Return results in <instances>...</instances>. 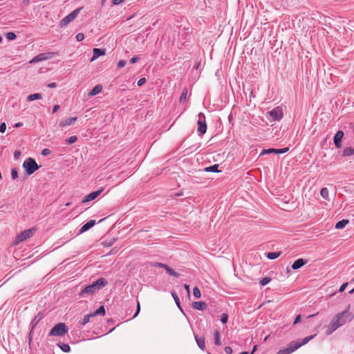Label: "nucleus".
<instances>
[{
	"label": "nucleus",
	"instance_id": "6e6d98bb",
	"mask_svg": "<svg viewBox=\"0 0 354 354\" xmlns=\"http://www.w3.org/2000/svg\"><path fill=\"white\" fill-rule=\"evenodd\" d=\"M56 84L55 82H52V83H50L48 84V86L50 87V88H55L56 87Z\"/></svg>",
	"mask_w": 354,
	"mask_h": 354
},
{
	"label": "nucleus",
	"instance_id": "052dcab7",
	"mask_svg": "<svg viewBox=\"0 0 354 354\" xmlns=\"http://www.w3.org/2000/svg\"><path fill=\"white\" fill-rule=\"evenodd\" d=\"M256 349H257V346H254L252 349V351L251 352V354H253L254 353V351H256Z\"/></svg>",
	"mask_w": 354,
	"mask_h": 354
},
{
	"label": "nucleus",
	"instance_id": "603ef678",
	"mask_svg": "<svg viewBox=\"0 0 354 354\" xmlns=\"http://www.w3.org/2000/svg\"><path fill=\"white\" fill-rule=\"evenodd\" d=\"M21 156V152L19 151H15L14 153V156L16 159H18Z\"/></svg>",
	"mask_w": 354,
	"mask_h": 354
},
{
	"label": "nucleus",
	"instance_id": "3c124183",
	"mask_svg": "<svg viewBox=\"0 0 354 354\" xmlns=\"http://www.w3.org/2000/svg\"><path fill=\"white\" fill-rule=\"evenodd\" d=\"M156 266L157 267H159V268H165V270H166V268L168 266H167V265H165V264H164V263H157L156 264Z\"/></svg>",
	"mask_w": 354,
	"mask_h": 354
},
{
	"label": "nucleus",
	"instance_id": "a18cd8bd",
	"mask_svg": "<svg viewBox=\"0 0 354 354\" xmlns=\"http://www.w3.org/2000/svg\"><path fill=\"white\" fill-rule=\"evenodd\" d=\"M125 64H126V61L120 60L118 63V67H119V68L124 67L125 66Z\"/></svg>",
	"mask_w": 354,
	"mask_h": 354
},
{
	"label": "nucleus",
	"instance_id": "423d86ee",
	"mask_svg": "<svg viewBox=\"0 0 354 354\" xmlns=\"http://www.w3.org/2000/svg\"><path fill=\"white\" fill-rule=\"evenodd\" d=\"M82 8H79L73 10L71 13L68 15L66 17L63 18L61 21L59 22V26L63 28L66 26L69 23H71L72 21H73L77 16V15L80 13Z\"/></svg>",
	"mask_w": 354,
	"mask_h": 354
},
{
	"label": "nucleus",
	"instance_id": "39448f33",
	"mask_svg": "<svg viewBox=\"0 0 354 354\" xmlns=\"http://www.w3.org/2000/svg\"><path fill=\"white\" fill-rule=\"evenodd\" d=\"M68 332V328L64 323L56 324L50 331V336H62Z\"/></svg>",
	"mask_w": 354,
	"mask_h": 354
},
{
	"label": "nucleus",
	"instance_id": "f8f14e48",
	"mask_svg": "<svg viewBox=\"0 0 354 354\" xmlns=\"http://www.w3.org/2000/svg\"><path fill=\"white\" fill-rule=\"evenodd\" d=\"M344 136V132L342 131H338L334 137V143L337 148H340L341 142Z\"/></svg>",
	"mask_w": 354,
	"mask_h": 354
},
{
	"label": "nucleus",
	"instance_id": "f257e3e1",
	"mask_svg": "<svg viewBox=\"0 0 354 354\" xmlns=\"http://www.w3.org/2000/svg\"><path fill=\"white\" fill-rule=\"evenodd\" d=\"M350 304L348 305L347 308L342 313L336 314L332 319L330 323L326 326V334L329 335L332 334L338 328L344 325L346 323L351 322L353 315L349 313Z\"/></svg>",
	"mask_w": 354,
	"mask_h": 354
},
{
	"label": "nucleus",
	"instance_id": "ea45409f",
	"mask_svg": "<svg viewBox=\"0 0 354 354\" xmlns=\"http://www.w3.org/2000/svg\"><path fill=\"white\" fill-rule=\"evenodd\" d=\"M84 39V35L83 33H78L77 35H76V39L78 41H82L83 39Z\"/></svg>",
	"mask_w": 354,
	"mask_h": 354
},
{
	"label": "nucleus",
	"instance_id": "9d476101",
	"mask_svg": "<svg viewBox=\"0 0 354 354\" xmlns=\"http://www.w3.org/2000/svg\"><path fill=\"white\" fill-rule=\"evenodd\" d=\"M103 191V189H101L100 190H97L96 192H93L90 193L89 194L86 195L84 198L82 200V203H86L91 201H93Z\"/></svg>",
	"mask_w": 354,
	"mask_h": 354
},
{
	"label": "nucleus",
	"instance_id": "7c9ffc66",
	"mask_svg": "<svg viewBox=\"0 0 354 354\" xmlns=\"http://www.w3.org/2000/svg\"><path fill=\"white\" fill-rule=\"evenodd\" d=\"M205 171H209V172H217V171H218V165H214L213 166L207 167V168H205Z\"/></svg>",
	"mask_w": 354,
	"mask_h": 354
},
{
	"label": "nucleus",
	"instance_id": "dca6fc26",
	"mask_svg": "<svg viewBox=\"0 0 354 354\" xmlns=\"http://www.w3.org/2000/svg\"><path fill=\"white\" fill-rule=\"evenodd\" d=\"M306 263H307V261H306L303 259H298L292 265V268L293 270H297V269L301 268L302 266H304Z\"/></svg>",
	"mask_w": 354,
	"mask_h": 354
},
{
	"label": "nucleus",
	"instance_id": "79ce46f5",
	"mask_svg": "<svg viewBox=\"0 0 354 354\" xmlns=\"http://www.w3.org/2000/svg\"><path fill=\"white\" fill-rule=\"evenodd\" d=\"M6 129V124L5 122H3L0 124V132L4 133Z\"/></svg>",
	"mask_w": 354,
	"mask_h": 354
},
{
	"label": "nucleus",
	"instance_id": "2f4dec72",
	"mask_svg": "<svg viewBox=\"0 0 354 354\" xmlns=\"http://www.w3.org/2000/svg\"><path fill=\"white\" fill-rule=\"evenodd\" d=\"M6 37L8 40H14L17 36L15 32H9L6 34Z\"/></svg>",
	"mask_w": 354,
	"mask_h": 354
},
{
	"label": "nucleus",
	"instance_id": "1a4fd4ad",
	"mask_svg": "<svg viewBox=\"0 0 354 354\" xmlns=\"http://www.w3.org/2000/svg\"><path fill=\"white\" fill-rule=\"evenodd\" d=\"M53 55H54L53 53H47L39 54L38 55L35 56L34 58H32L30 61V64H35V63H37V62H41V61H44V60L48 59L50 57H52L53 56Z\"/></svg>",
	"mask_w": 354,
	"mask_h": 354
},
{
	"label": "nucleus",
	"instance_id": "c756f323",
	"mask_svg": "<svg viewBox=\"0 0 354 354\" xmlns=\"http://www.w3.org/2000/svg\"><path fill=\"white\" fill-rule=\"evenodd\" d=\"M94 317L93 313H91V314H88V315H86V316H84V317L83 318L81 324L82 325H85L86 324H87L89 321H90V318L91 317Z\"/></svg>",
	"mask_w": 354,
	"mask_h": 354
},
{
	"label": "nucleus",
	"instance_id": "e433bc0d",
	"mask_svg": "<svg viewBox=\"0 0 354 354\" xmlns=\"http://www.w3.org/2000/svg\"><path fill=\"white\" fill-rule=\"evenodd\" d=\"M11 176H12V179H14V180L18 178V173H17V171L16 170V169H15V168L12 169Z\"/></svg>",
	"mask_w": 354,
	"mask_h": 354
},
{
	"label": "nucleus",
	"instance_id": "09e8293b",
	"mask_svg": "<svg viewBox=\"0 0 354 354\" xmlns=\"http://www.w3.org/2000/svg\"><path fill=\"white\" fill-rule=\"evenodd\" d=\"M346 286H347V283H343L341 286V287L339 288V292H343L345 290Z\"/></svg>",
	"mask_w": 354,
	"mask_h": 354
},
{
	"label": "nucleus",
	"instance_id": "58836bf2",
	"mask_svg": "<svg viewBox=\"0 0 354 354\" xmlns=\"http://www.w3.org/2000/svg\"><path fill=\"white\" fill-rule=\"evenodd\" d=\"M172 296L176 301V305L180 307V301L177 295L175 292H172Z\"/></svg>",
	"mask_w": 354,
	"mask_h": 354
},
{
	"label": "nucleus",
	"instance_id": "aec40b11",
	"mask_svg": "<svg viewBox=\"0 0 354 354\" xmlns=\"http://www.w3.org/2000/svg\"><path fill=\"white\" fill-rule=\"evenodd\" d=\"M192 306L195 309L203 310L205 309L207 305L204 301H194L192 303Z\"/></svg>",
	"mask_w": 354,
	"mask_h": 354
},
{
	"label": "nucleus",
	"instance_id": "c9c22d12",
	"mask_svg": "<svg viewBox=\"0 0 354 354\" xmlns=\"http://www.w3.org/2000/svg\"><path fill=\"white\" fill-rule=\"evenodd\" d=\"M270 281V278L269 277H264L260 281V283L261 286H266Z\"/></svg>",
	"mask_w": 354,
	"mask_h": 354
},
{
	"label": "nucleus",
	"instance_id": "7ed1b4c3",
	"mask_svg": "<svg viewBox=\"0 0 354 354\" xmlns=\"http://www.w3.org/2000/svg\"><path fill=\"white\" fill-rule=\"evenodd\" d=\"M315 335H316L306 337L301 341H292L288 344L287 348L279 350L277 353V354H290L295 351L297 350L301 346L308 343L311 339H313L315 337Z\"/></svg>",
	"mask_w": 354,
	"mask_h": 354
},
{
	"label": "nucleus",
	"instance_id": "6e6552de",
	"mask_svg": "<svg viewBox=\"0 0 354 354\" xmlns=\"http://www.w3.org/2000/svg\"><path fill=\"white\" fill-rule=\"evenodd\" d=\"M274 121H279L283 116V110L280 106H277L268 113Z\"/></svg>",
	"mask_w": 354,
	"mask_h": 354
},
{
	"label": "nucleus",
	"instance_id": "f704fd0d",
	"mask_svg": "<svg viewBox=\"0 0 354 354\" xmlns=\"http://www.w3.org/2000/svg\"><path fill=\"white\" fill-rule=\"evenodd\" d=\"M228 315L226 313H223L221 317V322L223 324H225L227 322Z\"/></svg>",
	"mask_w": 354,
	"mask_h": 354
},
{
	"label": "nucleus",
	"instance_id": "4d7b16f0",
	"mask_svg": "<svg viewBox=\"0 0 354 354\" xmlns=\"http://www.w3.org/2000/svg\"><path fill=\"white\" fill-rule=\"evenodd\" d=\"M39 319H40V318H38V319H37V317H35V318L33 319V321H32L33 324H34V325H35V324H36L39 322Z\"/></svg>",
	"mask_w": 354,
	"mask_h": 354
},
{
	"label": "nucleus",
	"instance_id": "f03ea898",
	"mask_svg": "<svg viewBox=\"0 0 354 354\" xmlns=\"http://www.w3.org/2000/svg\"><path fill=\"white\" fill-rule=\"evenodd\" d=\"M108 281L104 278H100L92 284L86 286L79 294L80 297H84L85 295H92L103 287L106 286Z\"/></svg>",
	"mask_w": 354,
	"mask_h": 354
},
{
	"label": "nucleus",
	"instance_id": "20e7f679",
	"mask_svg": "<svg viewBox=\"0 0 354 354\" xmlns=\"http://www.w3.org/2000/svg\"><path fill=\"white\" fill-rule=\"evenodd\" d=\"M23 167L28 176L32 174L39 168L35 160L32 158H28L24 162Z\"/></svg>",
	"mask_w": 354,
	"mask_h": 354
},
{
	"label": "nucleus",
	"instance_id": "69168bd1",
	"mask_svg": "<svg viewBox=\"0 0 354 354\" xmlns=\"http://www.w3.org/2000/svg\"><path fill=\"white\" fill-rule=\"evenodd\" d=\"M314 316H315V315H311L308 316V318L313 317Z\"/></svg>",
	"mask_w": 354,
	"mask_h": 354
},
{
	"label": "nucleus",
	"instance_id": "4be33fe9",
	"mask_svg": "<svg viewBox=\"0 0 354 354\" xmlns=\"http://www.w3.org/2000/svg\"><path fill=\"white\" fill-rule=\"evenodd\" d=\"M320 195L322 196V197L324 199L327 200V201H330L328 190V189L326 187H324V188H322L321 189Z\"/></svg>",
	"mask_w": 354,
	"mask_h": 354
},
{
	"label": "nucleus",
	"instance_id": "a878e982",
	"mask_svg": "<svg viewBox=\"0 0 354 354\" xmlns=\"http://www.w3.org/2000/svg\"><path fill=\"white\" fill-rule=\"evenodd\" d=\"M281 255V252H268L267 254V257L269 259H275L278 258Z\"/></svg>",
	"mask_w": 354,
	"mask_h": 354
},
{
	"label": "nucleus",
	"instance_id": "de8ad7c7",
	"mask_svg": "<svg viewBox=\"0 0 354 354\" xmlns=\"http://www.w3.org/2000/svg\"><path fill=\"white\" fill-rule=\"evenodd\" d=\"M124 0H113L112 3L114 6L119 5L122 3Z\"/></svg>",
	"mask_w": 354,
	"mask_h": 354
},
{
	"label": "nucleus",
	"instance_id": "a211bd4d",
	"mask_svg": "<svg viewBox=\"0 0 354 354\" xmlns=\"http://www.w3.org/2000/svg\"><path fill=\"white\" fill-rule=\"evenodd\" d=\"M102 91V86L101 84H97L96 86H95L93 88V89L89 93L88 95L90 97L96 95L97 94L101 93Z\"/></svg>",
	"mask_w": 354,
	"mask_h": 354
},
{
	"label": "nucleus",
	"instance_id": "4468645a",
	"mask_svg": "<svg viewBox=\"0 0 354 354\" xmlns=\"http://www.w3.org/2000/svg\"><path fill=\"white\" fill-rule=\"evenodd\" d=\"M288 151V148H283L279 149H265L262 151V154H268L271 153H284Z\"/></svg>",
	"mask_w": 354,
	"mask_h": 354
},
{
	"label": "nucleus",
	"instance_id": "bb28decb",
	"mask_svg": "<svg viewBox=\"0 0 354 354\" xmlns=\"http://www.w3.org/2000/svg\"><path fill=\"white\" fill-rule=\"evenodd\" d=\"M58 346L60 348V349L62 351H63L64 352L68 353L71 351V347L67 344H58Z\"/></svg>",
	"mask_w": 354,
	"mask_h": 354
},
{
	"label": "nucleus",
	"instance_id": "c03bdc74",
	"mask_svg": "<svg viewBox=\"0 0 354 354\" xmlns=\"http://www.w3.org/2000/svg\"><path fill=\"white\" fill-rule=\"evenodd\" d=\"M50 153V149H43V150H42V151H41V154H42L43 156H48V155H49Z\"/></svg>",
	"mask_w": 354,
	"mask_h": 354
},
{
	"label": "nucleus",
	"instance_id": "49530a36",
	"mask_svg": "<svg viewBox=\"0 0 354 354\" xmlns=\"http://www.w3.org/2000/svg\"><path fill=\"white\" fill-rule=\"evenodd\" d=\"M225 352L227 354H232V348L230 346H226L225 348Z\"/></svg>",
	"mask_w": 354,
	"mask_h": 354
},
{
	"label": "nucleus",
	"instance_id": "cd10ccee",
	"mask_svg": "<svg viewBox=\"0 0 354 354\" xmlns=\"http://www.w3.org/2000/svg\"><path fill=\"white\" fill-rule=\"evenodd\" d=\"M167 273L171 275V276H174V277H178L180 276V274L177 272H176L174 270H172L171 268H170L169 266H167L166 268V270H165Z\"/></svg>",
	"mask_w": 354,
	"mask_h": 354
},
{
	"label": "nucleus",
	"instance_id": "2eb2a0df",
	"mask_svg": "<svg viewBox=\"0 0 354 354\" xmlns=\"http://www.w3.org/2000/svg\"><path fill=\"white\" fill-rule=\"evenodd\" d=\"M202 115V113H200L199 115V119L198 120V131L201 133L203 134L206 132L207 130V126L205 122H203L201 116Z\"/></svg>",
	"mask_w": 354,
	"mask_h": 354
},
{
	"label": "nucleus",
	"instance_id": "338daca9",
	"mask_svg": "<svg viewBox=\"0 0 354 354\" xmlns=\"http://www.w3.org/2000/svg\"><path fill=\"white\" fill-rule=\"evenodd\" d=\"M132 18H133V16H131V17H128L127 20H130V19H131Z\"/></svg>",
	"mask_w": 354,
	"mask_h": 354
},
{
	"label": "nucleus",
	"instance_id": "f3484780",
	"mask_svg": "<svg viewBox=\"0 0 354 354\" xmlns=\"http://www.w3.org/2000/svg\"><path fill=\"white\" fill-rule=\"evenodd\" d=\"M95 224V221L94 220H90L86 223H85L80 229V232L83 233L88 230L90 228L93 227Z\"/></svg>",
	"mask_w": 354,
	"mask_h": 354
},
{
	"label": "nucleus",
	"instance_id": "473e14b6",
	"mask_svg": "<svg viewBox=\"0 0 354 354\" xmlns=\"http://www.w3.org/2000/svg\"><path fill=\"white\" fill-rule=\"evenodd\" d=\"M187 88H184L183 92H182V93H181V95L180 97V102H182L184 100H185V99L187 97Z\"/></svg>",
	"mask_w": 354,
	"mask_h": 354
},
{
	"label": "nucleus",
	"instance_id": "c85d7f7f",
	"mask_svg": "<svg viewBox=\"0 0 354 354\" xmlns=\"http://www.w3.org/2000/svg\"><path fill=\"white\" fill-rule=\"evenodd\" d=\"M105 314V309L103 306H100L94 313H93V316L97 315H104Z\"/></svg>",
	"mask_w": 354,
	"mask_h": 354
},
{
	"label": "nucleus",
	"instance_id": "864d4df0",
	"mask_svg": "<svg viewBox=\"0 0 354 354\" xmlns=\"http://www.w3.org/2000/svg\"><path fill=\"white\" fill-rule=\"evenodd\" d=\"M139 57H133L131 59L130 62L131 64H134L136 63L138 60H139Z\"/></svg>",
	"mask_w": 354,
	"mask_h": 354
},
{
	"label": "nucleus",
	"instance_id": "8fccbe9b",
	"mask_svg": "<svg viewBox=\"0 0 354 354\" xmlns=\"http://www.w3.org/2000/svg\"><path fill=\"white\" fill-rule=\"evenodd\" d=\"M300 320H301V315H297V316L295 317V321H294V322H293V324H294V325H295V324H297V323H299V322H300Z\"/></svg>",
	"mask_w": 354,
	"mask_h": 354
},
{
	"label": "nucleus",
	"instance_id": "bf43d9fd",
	"mask_svg": "<svg viewBox=\"0 0 354 354\" xmlns=\"http://www.w3.org/2000/svg\"><path fill=\"white\" fill-rule=\"evenodd\" d=\"M185 288L187 290V291L189 292V286L188 285H187V284H185Z\"/></svg>",
	"mask_w": 354,
	"mask_h": 354
},
{
	"label": "nucleus",
	"instance_id": "0e129e2a",
	"mask_svg": "<svg viewBox=\"0 0 354 354\" xmlns=\"http://www.w3.org/2000/svg\"><path fill=\"white\" fill-rule=\"evenodd\" d=\"M239 354H248V352H245V351H244V352H241V353H240Z\"/></svg>",
	"mask_w": 354,
	"mask_h": 354
},
{
	"label": "nucleus",
	"instance_id": "4c0bfd02",
	"mask_svg": "<svg viewBox=\"0 0 354 354\" xmlns=\"http://www.w3.org/2000/svg\"><path fill=\"white\" fill-rule=\"evenodd\" d=\"M77 136H73L67 140V142L69 144H73V143H75L77 141Z\"/></svg>",
	"mask_w": 354,
	"mask_h": 354
},
{
	"label": "nucleus",
	"instance_id": "393cba45",
	"mask_svg": "<svg viewBox=\"0 0 354 354\" xmlns=\"http://www.w3.org/2000/svg\"><path fill=\"white\" fill-rule=\"evenodd\" d=\"M214 343L217 346H221V340H220V334H219V332L218 330H215L214 332Z\"/></svg>",
	"mask_w": 354,
	"mask_h": 354
},
{
	"label": "nucleus",
	"instance_id": "0eeeda50",
	"mask_svg": "<svg viewBox=\"0 0 354 354\" xmlns=\"http://www.w3.org/2000/svg\"><path fill=\"white\" fill-rule=\"evenodd\" d=\"M35 232L34 228L29 229L21 232L16 238L15 243L17 244L20 242L26 241V239L32 237Z\"/></svg>",
	"mask_w": 354,
	"mask_h": 354
},
{
	"label": "nucleus",
	"instance_id": "e2e57ef3",
	"mask_svg": "<svg viewBox=\"0 0 354 354\" xmlns=\"http://www.w3.org/2000/svg\"><path fill=\"white\" fill-rule=\"evenodd\" d=\"M113 241H111V242H110V243H108V245H108V246H111V245L113 244Z\"/></svg>",
	"mask_w": 354,
	"mask_h": 354
},
{
	"label": "nucleus",
	"instance_id": "b1692460",
	"mask_svg": "<svg viewBox=\"0 0 354 354\" xmlns=\"http://www.w3.org/2000/svg\"><path fill=\"white\" fill-rule=\"evenodd\" d=\"M354 153V149L351 147H346L342 153L343 156H350Z\"/></svg>",
	"mask_w": 354,
	"mask_h": 354
},
{
	"label": "nucleus",
	"instance_id": "412c9836",
	"mask_svg": "<svg viewBox=\"0 0 354 354\" xmlns=\"http://www.w3.org/2000/svg\"><path fill=\"white\" fill-rule=\"evenodd\" d=\"M349 223V221L347 219H343L339 222H337L335 225L336 229H342L344 228L348 223Z\"/></svg>",
	"mask_w": 354,
	"mask_h": 354
},
{
	"label": "nucleus",
	"instance_id": "5701e85b",
	"mask_svg": "<svg viewBox=\"0 0 354 354\" xmlns=\"http://www.w3.org/2000/svg\"><path fill=\"white\" fill-rule=\"evenodd\" d=\"M41 97H42L41 94L34 93V94H31V95H28L27 97V100L28 101H33V100H40V99H41Z\"/></svg>",
	"mask_w": 354,
	"mask_h": 354
},
{
	"label": "nucleus",
	"instance_id": "37998d69",
	"mask_svg": "<svg viewBox=\"0 0 354 354\" xmlns=\"http://www.w3.org/2000/svg\"><path fill=\"white\" fill-rule=\"evenodd\" d=\"M140 311V303L139 301L137 302V310H136V314L134 315L133 317V318H135L138 316V315L139 314Z\"/></svg>",
	"mask_w": 354,
	"mask_h": 354
},
{
	"label": "nucleus",
	"instance_id": "6ab92c4d",
	"mask_svg": "<svg viewBox=\"0 0 354 354\" xmlns=\"http://www.w3.org/2000/svg\"><path fill=\"white\" fill-rule=\"evenodd\" d=\"M195 340L198 346V347L202 350H205V339L203 337H199L196 335H195Z\"/></svg>",
	"mask_w": 354,
	"mask_h": 354
},
{
	"label": "nucleus",
	"instance_id": "5fc2aeb1",
	"mask_svg": "<svg viewBox=\"0 0 354 354\" xmlns=\"http://www.w3.org/2000/svg\"><path fill=\"white\" fill-rule=\"evenodd\" d=\"M59 109V105H55L53 109V113H56Z\"/></svg>",
	"mask_w": 354,
	"mask_h": 354
},
{
	"label": "nucleus",
	"instance_id": "a19ab883",
	"mask_svg": "<svg viewBox=\"0 0 354 354\" xmlns=\"http://www.w3.org/2000/svg\"><path fill=\"white\" fill-rule=\"evenodd\" d=\"M146 82V79L145 77H142V78H140L138 81V86H142Z\"/></svg>",
	"mask_w": 354,
	"mask_h": 354
},
{
	"label": "nucleus",
	"instance_id": "13d9d810",
	"mask_svg": "<svg viewBox=\"0 0 354 354\" xmlns=\"http://www.w3.org/2000/svg\"><path fill=\"white\" fill-rule=\"evenodd\" d=\"M23 125V124L21 122H17L15 124V127H20Z\"/></svg>",
	"mask_w": 354,
	"mask_h": 354
},
{
	"label": "nucleus",
	"instance_id": "ddd939ff",
	"mask_svg": "<svg viewBox=\"0 0 354 354\" xmlns=\"http://www.w3.org/2000/svg\"><path fill=\"white\" fill-rule=\"evenodd\" d=\"M106 54L105 49L101 48H93V57L91 59V62H93L96 59H97L100 56L104 55Z\"/></svg>",
	"mask_w": 354,
	"mask_h": 354
},
{
	"label": "nucleus",
	"instance_id": "72a5a7b5",
	"mask_svg": "<svg viewBox=\"0 0 354 354\" xmlns=\"http://www.w3.org/2000/svg\"><path fill=\"white\" fill-rule=\"evenodd\" d=\"M193 295L196 299H198L201 297V291L197 287L194 288Z\"/></svg>",
	"mask_w": 354,
	"mask_h": 354
},
{
	"label": "nucleus",
	"instance_id": "774afa93",
	"mask_svg": "<svg viewBox=\"0 0 354 354\" xmlns=\"http://www.w3.org/2000/svg\"><path fill=\"white\" fill-rule=\"evenodd\" d=\"M353 292H354V288L350 291V293H353Z\"/></svg>",
	"mask_w": 354,
	"mask_h": 354
},
{
	"label": "nucleus",
	"instance_id": "9b49d317",
	"mask_svg": "<svg viewBox=\"0 0 354 354\" xmlns=\"http://www.w3.org/2000/svg\"><path fill=\"white\" fill-rule=\"evenodd\" d=\"M77 117L69 118L60 121L59 126L62 128L73 124L77 120Z\"/></svg>",
	"mask_w": 354,
	"mask_h": 354
},
{
	"label": "nucleus",
	"instance_id": "680f3d73",
	"mask_svg": "<svg viewBox=\"0 0 354 354\" xmlns=\"http://www.w3.org/2000/svg\"><path fill=\"white\" fill-rule=\"evenodd\" d=\"M106 0H101L102 5H104Z\"/></svg>",
	"mask_w": 354,
	"mask_h": 354
}]
</instances>
